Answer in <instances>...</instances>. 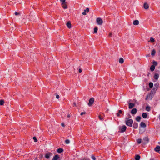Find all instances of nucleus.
<instances>
[{"mask_svg":"<svg viewBox=\"0 0 160 160\" xmlns=\"http://www.w3.org/2000/svg\"><path fill=\"white\" fill-rule=\"evenodd\" d=\"M125 123L127 125L131 127L133 123V121L132 119H129L128 118H125Z\"/></svg>","mask_w":160,"mask_h":160,"instance_id":"f257e3e1","label":"nucleus"},{"mask_svg":"<svg viewBox=\"0 0 160 160\" xmlns=\"http://www.w3.org/2000/svg\"><path fill=\"white\" fill-rule=\"evenodd\" d=\"M127 127L125 125H123L119 127V132L121 133H122L124 132L127 129Z\"/></svg>","mask_w":160,"mask_h":160,"instance_id":"f03ea898","label":"nucleus"},{"mask_svg":"<svg viewBox=\"0 0 160 160\" xmlns=\"http://www.w3.org/2000/svg\"><path fill=\"white\" fill-rule=\"evenodd\" d=\"M96 22L99 25H102L103 22L102 19L100 18H98L96 19Z\"/></svg>","mask_w":160,"mask_h":160,"instance_id":"7ed1b4c3","label":"nucleus"},{"mask_svg":"<svg viewBox=\"0 0 160 160\" xmlns=\"http://www.w3.org/2000/svg\"><path fill=\"white\" fill-rule=\"evenodd\" d=\"M94 99L93 98H91L89 100V102L88 103V105L89 106H92L94 102Z\"/></svg>","mask_w":160,"mask_h":160,"instance_id":"20e7f679","label":"nucleus"},{"mask_svg":"<svg viewBox=\"0 0 160 160\" xmlns=\"http://www.w3.org/2000/svg\"><path fill=\"white\" fill-rule=\"evenodd\" d=\"M149 141V139L147 137H145L143 138L142 140V143L144 144H145L148 142Z\"/></svg>","mask_w":160,"mask_h":160,"instance_id":"39448f33","label":"nucleus"},{"mask_svg":"<svg viewBox=\"0 0 160 160\" xmlns=\"http://www.w3.org/2000/svg\"><path fill=\"white\" fill-rule=\"evenodd\" d=\"M134 106V103H129L128 104V108L129 109H131Z\"/></svg>","mask_w":160,"mask_h":160,"instance_id":"423d86ee","label":"nucleus"},{"mask_svg":"<svg viewBox=\"0 0 160 160\" xmlns=\"http://www.w3.org/2000/svg\"><path fill=\"white\" fill-rule=\"evenodd\" d=\"M137 109L136 108H134L131 111V113L132 114H135L137 113Z\"/></svg>","mask_w":160,"mask_h":160,"instance_id":"0eeeda50","label":"nucleus"},{"mask_svg":"<svg viewBox=\"0 0 160 160\" xmlns=\"http://www.w3.org/2000/svg\"><path fill=\"white\" fill-rule=\"evenodd\" d=\"M52 155V153H46L45 155V157L47 158L48 159Z\"/></svg>","mask_w":160,"mask_h":160,"instance_id":"6e6552de","label":"nucleus"},{"mask_svg":"<svg viewBox=\"0 0 160 160\" xmlns=\"http://www.w3.org/2000/svg\"><path fill=\"white\" fill-rule=\"evenodd\" d=\"M154 150L156 152H159L160 151V146H157L154 149Z\"/></svg>","mask_w":160,"mask_h":160,"instance_id":"1a4fd4ad","label":"nucleus"},{"mask_svg":"<svg viewBox=\"0 0 160 160\" xmlns=\"http://www.w3.org/2000/svg\"><path fill=\"white\" fill-rule=\"evenodd\" d=\"M133 128L137 129L138 128V124L137 123L134 122L133 124Z\"/></svg>","mask_w":160,"mask_h":160,"instance_id":"9d476101","label":"nucleus"},{"mask_svg":"<svg viewBox=\"0 0 160 160\" xmlns=\"http://www.w3.org/2000/svg\"><path fill=\"white\" fill-rule=\"evenodd\" d=\"M143 7L145 9H147L148 8L149 6L147 3H145L143 5Z\"/></svg>","mask_w":160,"mask_h":160,"instance_id":"9b49d317","label":"nucleus"},{"mask_svg":"<svg viewBox=\"0 0 160 160\" xmlns=\"http://www.w3.org/2000/svg\"><path fill=\"white\" fill-rule=\"evenodd\" d=\"M139 22L138 20H135L133 21V24L135 25H137L139 24Z\"/></svg>","mask_w":160,"mask_h":160,"instance_id":"f8f14e48","label":"nucleus"},{"mask_svg":"<svg viewBox=\"0 0 160 160\" xmlns=\"http://www.w3.org/2000/svg\"><path fill=\"white\" fill-rule=\"evenodd\" d=\"M140 126L142 128H145L146 127V125L145 123L142 122L141 123Z\"/></svg>","mask_w":160,"mask_h":160,"instance_id":"ddd939ff","label":"nucleus"},{"mask_svg":"<svg viewBox=\"0 0 160 160\" xmlns=\"http://www.w3.org/2000/svg\"><path fill=\"white\" fill-rule=\"evenodd\" d=\"M59 158L58 155H56L53 158L52 160H57Z\"/></svg>","mask_w":160,"mask_h":160,"instance_id":"4468645a","label":"nucleus"},{"mask_svg":"<svg viewBox=\"0 0 160 160\" xmlns=\"http://www.w3.org/2000/svg\"><path fill=\"white\" fill-rule=\"evenodd\" d=\"M142 116L144 118H146L148 116L147 114L146 113H143L142 114Z\"/></svg>","mask_w":160,"mask_h":160,"instance_id":"2eb2a0df","label":"nucleus"},{"mask_svg":"<svg viewBox=\"0 0 160 160\" xmlns=\"http://www.w3.org/2000/svg\"><path fill=\"white\" fill-rule=\"evenodd\" d=\"M66 25L69 28H71V25L70 22H69L67 23Z\"/></svg>","mask_w":160,"mask_h":160,"instance_id":"dca6fc26","label":"nucleus"},{"mask_svg":"<svg viewBox=\"0 0 160 160\" xmlns=\"http://www.w3.org/2000/svg\"><path fill=\"white\" fill-rule=\"evenodd\" d=\"M141 119V117L139 116L137 117L136 118V120L138 122H140Z\"/></svg>","mask_w":160,"mask_h":160,"instance_id":"f3484780","label":"nucleus"},{"mask_svg":"<svg viewBox=\"0 0 160 160\" xmlns=\"http://www.w3.org/2000/svg\"><path fill=\"white\" fill-rule=\"evenodd\" d=\"M62 5L64 9H65L67 8V6L66 5V3H64L63 4H62Z\"/></svg>","mask_w":160,"mask_h":160,"instance_id":"a211bd4d","label":"nucleus"},{"mask_svg":"<svg viewBox=\"0 0 160 160\" xmlns=\"http://www.w3.org/2000/svg\"><path fill=\"white\" fill-rule=\"evenodd\" d=\"M159 77V74L158 73H155L154 75V78L156 79L157 80Z\"/></svg>","mask_w":160,"mask_h":160,"instance_id":"6ab92c4d","label":"nucleus"},{"mask_svg":"<svg viewBox=\"0 0 160 160\" xmlns=\"http://www.w3.org/2000/svg\"><path fill=\"white\" fill-rule=\"evenodd\" d=\"M119 62L121 64L123 63L124 60L122 58H120L119 60Z\"/></svg>","mask_w":160,"mask_h":160,"instance_id":"aec40b11","label":"nucleus"},{"mask_svg":"<svg viewBox=\"0 0 160 160\" xmlns=\"http://www.w3.org/2000/svg\"><path fill=\"white\" fill-rule=\"evenodd\" d=\"M122 112L121 110H119L118 111V112L116 113V115L118 117H119L120 116V113H122Z\"/></svg>","mask_w":160,"mask_h":160,"instance_id":"412c9836","label":"nucleus"},{"mask_svg":"<svg viewBox=\"0 0 160 160\" xmlns=\"http://www.w3.org/2000/svg\"><path fill=\"white\" fill-rule=\"evenodd\" d=\"M156 53V51L154 49H153L151 52V55L152 56H154L155 55V54Z\"/></svg>","mask_w":160,"mask_h":160,"instance_id":"4be33fe9","label":"nucleus"},{"mask_svg":"<svg viewBox=\"0 0 160 160\" xmlns=\"http://www.w3.org/2000/svg\"><path fill=\"white\" fill-rule=\"evenodd\" d=\"M150 69L152 72L155 69V66L154 65H152L150 67Z\"/></svg>","mask_w":160,"mask_h":160,"instance_id":"5701e85b","label":"nucleus"},{"mask_svg":"<svg viewBox=\"0 0 160 160\" xmlns=\"http://www.w3.org/2000/svg\"><path fill=\"white\" fill-rule=\"evenodd\" d=\"M140 159V156L138 155H137L135 156V159L136 160H139Z\"/></svg>","mask_w":160,"mask_h":160,"instance_id":"b1692460","label":"nucleus"},{"mask_svg":"<svg viewBox=\"0 0 160 160\" xmlns=\"http://www.w3.org/2000/svg\"><path fill=\"white\" fill-rule=\"evenodd\" d=\"M98 30V28L97 27H95L94 28V33H97V31Z\"/></svg>","mask_w":160,"mask_h":160,"instance_id":"393cba45","label":"nucleus"},{"mask_svg":"<svg viewBox=\"0 0 160 160\" xmlns=\"http://www.w3.org/2000/svg\"><path fill=\"white\" fill-rule=\"evenodd\" d=\"M63 149L61 148H59L58 149V153H61L63 152Z\"/></svg>","mask_w":160,"mask_h":160,"instance_id":"a878e982","label":"nucleus"},{"mask_svg":"<svg viewBox=\"0 0 160 160\" xmlns=\"http://www.w3.org/2000/svg\"><path fill=\"white\" fill-rule=\"evenodd\" d=\"M149 42H155L154 39L153 38H151L150 40L149 41Z\"/></svg>","mask_w":160,"mask_h":160,"instance_id":"bb28decb","label":"nucleus"},{"mask_svg":"<svg viewBox=\"0 0 160 160\" xmlns=\"http://www.w3.org/2000/svg\"><path fill=\"white\" fill-rule=\"evenodd\" d=\"M4 101L3 100H0V105H2L4 103Z\"/></svg>","mask_w":160,"mask_h":160,"instance_id":"cd10ccee","label":"nucleus"},{"mask_svg":"<svg viewBox=\"0 0 160 160\" xmlns=\"http://www.w3.org/2000/svg\"><path fill=\"white\" fill-rule=\"evenodd\" d=\"M146 109L147 111H148V112L150 110V107L149 106H147L146 107Z\"/></svg>","mask_w":160,"mask_h":160,"instance_id":"c85d7f7f","label":"nucleus"},{"mask_svg":"<svg viewBox=\"0 0 160 160\" xmlns=\"http://www.w3.org/2000/svg\"><path fill=\"white\" fill-rule=\"evenodd\" d=\"M153 65H154V66H156L157 65L158 62L156 61H153Z\"/></svg>","mask_w":160,"mask_h":160,"instance_id":"c756f323","label":"nucleus"},{"mask_svg":"<svg viewBox=\"0 0 160 160\" xmlns=\"http://www.w3.org/2000/svg\"><path fill=\"white\" fill-rule=\"evenodd\" d=\"M144 132V131H142V129L140 128H139V133L142 134L143 133V132Z\"/></svg>","mask_w":160,"mask_h":160,"instance_id":"7c9ffc66","label":"nucleus"},{"mask_svg":"<svg viewBox=\"0 0 160 160\" xmlns=\"http://www.w3.org/2000/svg\"><path fill=\"white\" fill-rule=\"evenodd\" d=\"M137 142L138 144H140L142 142V139L141 138L138 139L137 140Z\"/></svg>","mask_w":160,"mask_h":160,"instance_id":"2f4dec72","label":"nucleus"},{"mask_svg":"<svg viewBox=\"0 0 160 160\" xmlns=\"http://www.w3.org/2000/svg\"><path fill=\"white\" fill-rule=\"evenodd\" d=\"M150 88H152L153 86V84L152 82H150L149 84Z\"/></svg>","mask_w":160,"mask_h":160,"instance_id":"473e14b6","label":"nucleus"},{"mask_svg":"<svg viewBox=\"0 0 160 160\" xmlns=\"http://www.w3.org/2000/svg\"><path fill=\"white\" fill-rule=\"evenodd\" d=\"M148 99L151 100L152 98V97L151 94L148 95Z\"/></svg>","mask_w":160,"mask_h":160,"instance_id":"72a5a7b5","label":"nucleus"},{"mask_svg":"<svg viewBox=\"0 0 160 160\" xmlns=\"http://www.w3.org/2000/svg\"><path fill=\"white\" fill-rule=\"evenodd\" d=\"M65 142L66 144H68L69 143L70 141L69 139H66L65 141Z\"/></svg>","mask_w":160,"mask_h":160,"instance_id":"f704fd0d","label":"nucleus"},{"mask_svg":"<svg viewBox=\"0 0 160 160\" xmlns=\"http://www.w3.org/2000/svg\"><path fill=\"white\" fill-rule=\"evenodd\" d=\"M87 12L86 11V10H84L83 12H82V14L83 15H85L87 14V13H86Z\"/></svg>","mask_w":160,"mask_h":160,"instance_id":"c9c22d12","label":"nucleus"},{"mask_svg":"<svg viewBox=\"0 0 160 160\" xmlns=\"http://www.w3.org/2000/svg\"><path fill=\"white\" fill-rule=\"evenodd\" d=\"M65 1L66 0H60V1L62 2V4H63L64 3H66Z\"/></svg>","mask_w":160,"mask_h":160,"instance_id":"e433bc0d","label":"nucleus"},{"mask_svg":"<svg viewBox=\"0 0 160 160\" xmlns=\"http://www.w3.org/2000/svg\"><path fill=\"white\" fill-rule=\"evenodd\" d=\"M91 158L93 160H96V158L93 155H92L91 156Z\"/></svg>","mask_w":160,"mask_h":160,"instance_id":"4c0bfd02","label":"nucleus"},{"mask_svg":"<svg viewBox=\"0 0 160 160\" xmlns=\"http://www.w3.org/2000/svg\"><path fill=\"white\" fill-rule=\"evenodd\" d=\"M33 138L35 142H36L38 141V139L35 137H34Z\"/></svg>","mask_w":160,"mask_h":160,"instance_id":"58836bf2","label":"nucleus"},{"mask_svg":"<svg viewBox=\"0 0 160 160\" xmlns=\"http://www.w3.org/2000/svg\"><path fill=\"white\" fill-rule=\"evenodd\" d=\"M98 117L99 118V119L101 120H103V117H102L101 115H99L98 116Z\"/></svg>","mask_w":160,"mask_h":160,"instance_id":"ea45409f","label":"nucleus"},{"mask_svg":"<svg viewBox=\"0 0 160 160\" xmlns=\"http://www.w3.org/2000/svg\"><path fill=\"white\" fill-rule=\"evenodd\" d=\"M86 114V112H81L80 113V115L82 116L84 114Z\"/></svg>","mask_w":160,"mask_h":160,"instance_id":"a19ab883","label":"nucleus"},{"mask_svg":"<svg viewBox=\"0 0 160 160\" xmlns=\"http://www.w3.org/2000/svg\"><path fill=\"white\" fill-rule=\"evenodd\" d=\"M19 13L18 12H16L15 13V15H19Z\"/></svg>","mask_w":160,"mask_h":160,"instance_id":"79ce46f5","label":"nucleus"},{"mask_svg":"<svg viewBox=\"0 0 160 160\" xmlns=\"http://www.w3.org/2000/svg\"><path fill=\"white\" fill-rule=\"evenodd\" d=\"M85 10H86L87 12H88L89 11V8H87Z\"/></svg>","mask_w":160,"mask_h":160,"instance_id":"37998d69","label":"nucleus"},{"mask_svg":"<svg viewBox=\"0 0 160 160\" xmlns=\"http://www.w3.org/2000/svg\"><path fill=\"white\" fill-rule=\"evenodd\" d=\"M59 97H59V95H57L56 96V98H57V99H58V98H59Z\"/></svg>","mask_w":160,"mask_h":160,"instance_id":"c03bdc74","label":"nucleus"},{"mask_svg":"<svg viewBox=\"0 0 160 160\" xmlns=\"http://www.w3.org/2000/svg\"><path fill=\"white\" fill-rule=\"evenodd\" d=\"M112 33H110L109 35V37H111L112 36Z\"/></svg>","mask_w":160,"mask_h":160,"instance_id":"a18cd8bd","label":"nucleus"},{"mask_svg":"<svg viewBox=\"0 0 160 160\" xmlns=\"http://www.w3.org/2000/svg\"><path fill=\"white\" fill-rule=\"evenodd\" d=\"M89 160V159H86L85 158H84L83 159H81L80 160Z\"/></svg>","mask_w":160,"mask_h":160,"instance_id":"49530a36","label":"nucleus"},{"mask_svg":"<svg viewBox=\"0 0 160 160\" xmlns=\"http://www.w3.org/2000/svg\"><path fill=\"white\" fill-rule=\"evenodd\" d=\"M61 125H62V127H63L65 126L64 124L63 123H61Z\"/></svg>","mask_w":160,"mask_h":160,"instance_id":"de8ad7c7","label":"nucleus"},{"mask_svg":"<svg viewBox=\"0 0 160 160\" xmlns=\"http://www.w3.org/2000/svg\"><path fill=\"white\" fill-rule=\"evenodd\" d=\"M148 99V95L147 96L146 98H145V100H147Z\"/></svg>","mask_w":160,"mask_h":160,"instance_id":"09e8293b","label":"nucleus"},{"mask_svg":"<svg viewBox=\"0 0 160 160\" xmlns=\"http://www.w3.org/2000/svg\"><path fill=\"white\" fill-rule=\"evenodd\" d=\"M82 72V70L81 69H80L79 70V72Z\"/></svg>","mask_w":160,"mask_h":160,"instance_id":"8fccbe9b","label":"nucleus"},{"mask_svg":"<svg viewBox=\"0 0 160 160\" xmlns=\"http://www.w3.org/2000/svg\"><path fill=\"white\" fill-rule=\"evenodd\" d=\"M73 104L74 106H77L75 102H74Z\"/></svg>","mask_w":160,"mask_h":160,"instance_id":"3c124183","label":"nucleus"},{"mask_svg":"<svg viewBox=\"0 0 160 160\" xmlns=\"http://www.w3.org/2000/svg\"><path fill=\"white\" fill-rule=\"evenodd\" d=\"M128 116H129V117L128 118H131V116L129 114H128Z\"/></svg>","mask_w":160,"mask_h":160,"instance_id":"603ef678","label":"nucleus"},{"mask_svg":"<svg viewBox=\"0 0 160 160\" xmlns=\"http://www.w3.org/2000/svg\"><path fill=\"white\" fill-rule=\"evenodd\" d=\"M67 116H68V118H70V115L69 114Z\"/></svg>","mask_w":160,"mask_h":160,"instance_id":"864d4df0","label":"nucleus"},{"mask_svg":"<svg viewBox=\"0 0 160 160\" xmlns=\"http://www.w3.org/2000/svg\"><path fill=\"white\" fill-rule=\"evenodd\" d=\"M154 90H156L157 89V88H154Z\"/></svg>","mask_w":160,"mask_h":160,"instance_id":"5fc2aeb1","label":"nucleus"},{"mask_svg":"<svg viewBox=\"0 0 160 160\" xmlns=\"http://www.w3.org/2000/svg\"><path fill=\"white\" fill-rule=\"evenodd\" d=\"M49 64H51V62H49Z\"/></svg>","mask_w":160,"mask_h":160,"instance_id":"6e6d98bb","label":"nucleus"},{"mask_svg":"<svg viewBox=\"0 0 160 160\" xmlns=\"http://www.w3.org/2000/svg\"><path fill=\"white\" fill-rule=\"evenodd\" d=\"M50 62H52L51 61H50Z\"/></svg>","mask_w":160,"mask_h":160,"instance_id":"4d7b16f0","label":"nucleus"},{"mask_svg":"<svg viewBox=\"0 0 160 160\" xmlns=\"http://www.w3.org/2000/svg\"><path fill=\"white\" fill-rule=\"evenodd\" d=\"M149 74H150V73H148V75H149Z\"/></svg>","mask_w":160,"mask_h":160,"instance_id":"13d9d810","label":"nucleus"},{"mask_svg":"<svg viewBox=\"0 0 160 160\" xmlns=\"http://www.w3.org/2000/svg\"><path fill=\"white\" fill-rule=\"evenodd\" d=\"M149 74H150V73H148V75H149Z\"/></svg>","mask_w":160,"mask_h":160,"instance_id":"bf43d9fd","label":"nucleus"}]
</instances>
